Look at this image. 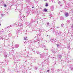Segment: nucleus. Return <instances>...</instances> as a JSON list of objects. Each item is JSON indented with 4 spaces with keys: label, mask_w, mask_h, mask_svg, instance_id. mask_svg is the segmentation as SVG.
<instances>
[{
    "label": "nucleus",
    "mask_w": 73,
    "mask_h": 73,
    "mask_svg": "<svg viewBox=\"0 0 73 73\" xmlns=\"http://www.w3.org/2000/svg\"><path fill=\"white\" fill-rule=\"evenodd\" d=\"M23 15H24L23 14H22V13H21V14H20V19H21V20H23Z\"/></svg>",
    "instance_id": "obj_1"
},
{
    "label": "nucleus",
    "mask_w": 73,
    "mask_h": 73,
    "mask_svg": "<svg viewBox=\"0 0 73 73\" xmlns=\"http://www.w3.org/2000/svg\"><path fill=\"white\" fill-rule=\"evenodd\" d=\"M58 57L59 58V59H60L61 58V57H62V55H59L58 56Z\"/></svg>",
    "instance_id": "obj_2"
},
{
    "label": "nucleus",
    "mask_w": 73,
    "mask_h": 73,
    "mask_svg": "<svg viewBox=\"0 0 73 73\" xmlns=\"http://www.w3.org/2000/svg\"><path fill=\"white\" fill-rule=\"evenodd\" d=\"M4 56L5 57H7V52H5L4 53Z\"/></svg>",
    "instance_id": "obj_3"
},
{
    "label": "nucleus",
    "mask_w": 73,
    "mask_h": 73,
    "mask_svg": "<svg viewBox=\"0 0 73 73\" xmlns=\"http://www.w3.org/2000/svg\"><path fill=\"white\" fill-rule=\"evenodd\" d=\"M51 11H53L54 10V6H52L51 7Z\"/></svg>",
    "instance_id": "obj_4"
},
{
    "label": "nucleus",
    "mask_w": 73,
    "mask_h": 73,
    "mask_svg": "<svg viewBox=\"0 0 73 73\" xmlns=\"http://www.w3.org/2000/svg\"><path fill=\"white\" fill-rule=\"evenodd\" d=\"M19 46V45L18 44H16L15 45V47L16 48H18Z\"/></svg>",
    "instance_id": "obj_5"
},
{
    "label": "nucleus",
    "mask_w": 73,
    "mask_h": 73,
    "mask_svg": "<svg viewBox=\"0 0 73 73\" xmlns=\"http://www.w3.org/2000/svg\"><path fill=\"white\" fill-rule=\"evenodd\" d=\"M65 15L66 17H68V16H69V14H68V13H66Z\"/></svg>",
    "instance_id": "obj_6"
},
{
    "label": "nucleus",
    "mask_w": 73,
    "mask_h": 73,
    "mask_svg": "<svg viewBox=\"0 0 73 73\" xmlns=\"http://www.w3.org/2000/svg\"><path fill=\"white\" fill-rule=\"evenodd\" d=\"M67 23L68 24H69L70 23V20H68L67 21Z\"/></svg>",
    "instance_id": "obj_7"
},
{
    "label": "nucleus",
    "mask_w": 73,
    "mask_h": 73,
    "mask_svg": "<svg viewBox=\"0 0 73 73\" xmlns=\"http://www.w3.org/2000/svg\"><path fill=\"white\" fill-rule=\"evenodd\" d=\"M60 20H64V18L62 17H60Z\"/></svg>",
    "instance_id": "obj_8"
},
{
    "label": "nucleus",
    "mask_w": 73,
    "mask_h": 73,
    "mask_svg": "<svg viewBox=\"0 0 73 73\" xmlns=\"http://www.w3.org/2000/svg\"><path fill=\"white\" fill-rule=\"evenodd\" d=\"M20 27L21 28H22V29L23 27V25H20Z\"/></svg>",
    "instance_id": "obj_9"
},
{
    "label": "nucleus",
    "mask_w": 73,
    "mask_h": 73,
    "mask_svg": "<svg viewBox=\"0 0 73 73\" xmlns=\"http://www.w3.org/2000/svg\"><path fill=\"white\" fill-rule=\"evenodd\" d=\"M45 6L46 7H48V4L47 3H46Z\"/></svg>",
    "instance_id": "obj_10"
},
{
    "label": "nucleus",
    "mask_w": 73,
    "mask_h": 73,
    "mask_svg": "<svg viewBox=\"0 0 73 73\" xmlns=\"http://www.w3.org/2000/svg\"><path fill=\"white\" fill-rule=\"evenodd\" d=\"M51 41L52 42H53V41H54V39H52L51 40Z\"/></svg>",
    "instance_id": "obj_11"
},
{
    "label": "nucleus",
    "mask_w": 73,
    "mask_h": 73,
    "mask_svg": "<svg viewBox=\"0 0 73 73\" xmlns=\"http://www.w3.org/2000/svg\"><path fill=\"white\" fill-rule=\"evenodd\" d=\"M44 11H45V12H47V9H45L44 10Z\"/></svg>",
    "instance_id": "obj_12"
},
{
    "label": "nucleus",
    "mask_w": 73,
    "mask_h": 73,
    "mask_svg": "<svg viewBox=\"0 0 73 73\" xmlns=\"http://www.w3.org/2000/svg\"><path fill=\"white\" fill-rule=\"evenodd\" d=\"M55 33H58V31H55Z\"/></svg>",
    "instance_id": "obj_13"
},
{
    "label": "nucleus",
    "mask_w": 73,
    "mask_h": 73,
    "mask_svg": "<svg viewBox=\"0 0 73 73\" xmlns=\"http://www.w3.org/2000/svg\"><path fill=\"white\" fill-rule=\"evenodd\" d=\"M71 28H72V29H73V25H72L71 26Z\"/></svg>",
    "instance_id": "obj_14"
},
{
    "label": "nucleus",
    "mask_w": 73,
    "mask_h": 73,
    "mask_svg": "<svg viewBox=\"0 0 73 73\" xmlns=\"http://www.w3.org/2000/svg\"><path fill=\"white\" fill-rule=\"evenodd\" d=\"M61 27H63V26H64V24H62L61 25Z\"/></svg>",
    "instance_id": "obj_15"
},
{
    "label": "nucleus",
    "mask_w": 73,
    "mask_h": 73,
    "mask_svg": "<svg viewBox=\"0 0 73 73\" xmlns=\"http://www.w3.org/2000/svg\"><path fill=\"white\" fill-rule=\"evenodd\" d=\"M24 40H27V39H26V38H27V37H26V38H25V37H24Z\"/></svg>",
    "instance_id": "obj_16"
},
{
    "label": "nucleus",
    "mask_w": 73,
    "mask_h": 73,
    "mask_svg": "<svg viewBox=\"0 0 73 73\" xmlns=\"http://www.w3.org/2000/svg\"><path fill=\"white\" fill-rule=\"evenodd\" d=\"M7 6V5H6L5 4L4 5V7H6Z\"/></svg>",
    "instance_id": "obj_17"
},
{
    "label": "nucleus",
    "mask_w": 73,
    "mask_h": 73,
    "mask_svg": "<svg viewBox=\"0 0 73 73\" xmlns=\"http://www.w3.org/2000/svg\"><path fill=\"white\" fill-rule=\"evenodd\" d=\"M26 1L27 2H29V0H27Z\"/></svg>",
    "instance_id": "obj_18"
},
{
    "label": "nucleus",
    "mask_w": 73,
    "mask_h": 73,
    "mask_svg": "<svg viewBox=\"0 0 73 73\" xmlns=\"http://www.w3.org/2000/svg\"><path fill=\"white\" fill-rule=\"evenodd\" d=\"M35 70H37V68L36 67H35Z\"/></svg>",
    "instance_id": "obj_19"
},
{
    "label": "nucleus",
    "mask_w": 73,
    "mask_h": 73,
    "mask_svg": "<svg viewBox=\"0 0 73 73\" xmlns=\"http://www.w3.org/2000/svg\"><path fill=\"white\" fill-rule=\"evenodd\" d=\"M60 46V45H59V44H57V46L58 47V46Z\"/></svg>",
    "instance_id": "obj_20"
},
{
    "label": "nucleus",
    "mask_w": 73,
    "mask_h": 73,
    "mask_svg": "<svg viewBox=\"0 0 73 73\" xmlns=\"http://www.w3.org/2000/svg\"><path fill=\"white\" fill-rule=\"evenodd\" d=\"M47 25H49V23H47Z\"/></svg>",
    "instance_id": "obj_21"
},
{
    "label": "nucleus",
    "mask_w": 73,
    "mask_h": 73,
    "mask_svg": "<svg viewBox=\"0 0 73 73\" xmlns=\"http://www.w3.org/2000/svg\"><path fill=\"white\" fill-rule=\"evenodd\" d=\"M1 15L2 16H4V15H3V14H1Z\"/></svg>",
    "instance_id": "obj_22"
},
{
    "label": "nucleus",
    "mask_w": 73,
    "mask_h": 73,
    "mask_svg": "<svg viewBox=\"0 0 73 73\" xmlns=\"http://www.w3.org/2000/svg\"><path fill=\"white\" fill-rule=\"evenodd\" d=\"M49 72V70H47V72Z\"/></svg>",
    "instance_id": "obj_23"
},
{
    "label": "nucleus",
    "mask_w": 73,
    "mask_h": 73,
    "mask_svg": "<svg viewBox=\"0 0 73 73\" xmlns=\"http://www.w3.org/2000/svg\"><path fill=\"white\" fill-rule=\"evenodd\" d=\"M2 32H4V30L3 29H2Z\"/></svg>",
    "instance_id": "obj_24"
},
{
    "label": "nucleus",
    "mask_w": 73,
    "mask_h": 73,
    "mask_svg": "<svg viewBox=\"0 0 73 73\" xmlns=\"http://www.w3.org/2000/svg\"><path fill=\"white\" fill-rule=\"evenodd\" d=\"M46 42H48V41L47 40H46Z\"/></svg>",
    "instance_id": "obj_25"
},
{
    "label": "nucleus",
    "mask_w": 73,
    "mask_h": 73,
    "mask_svg": "<svg viewBox=\"0 0 73 73\" xmlns=\"http://www.w3.org/2000/svg\"><path fill=\"white\" fill-rule=\"evenodd\" d=\"M60 3H61V2L59 1V2H58V4H60Z\"/></svg>",
    "instance_id": "obj_26"
},
{
    "label": "nucleus",
    "mask_w": 73,
    "mask_h": 73,
    "mask_svg": "<svg viewBox=\"0 0 73 73\" xmlns=\"http://www.w3.org/2000/svg\"><path fill=\"white\" fill-rule=\"evenodd\" d=\"M18 29V30H19V31H20V29Z\"/></svg>",
    "instance_id": "obj_27"
},
{
    "label": "nucleus",
    "mask_w": 73,
    "mask_h": 73,
    "mask_svg": "<svg viewBox=\"0 0 73 73\" xmlns=\"http://www.w3.org/2000/svg\"><path fill=\"white\" fill-rule=\"evenodd\" d=\"M48 0H44V1H47Z\"/></svg>",
    "instance_id": "obj_28"
},
{
    "label": "nucleus",
    "mask_w": 73,
    "mask_h": 73,
    "mask_svg": "<svg viewBox=\"0 0 73 73\" xmlns=\"http://www.w3.org/2000/svg\"><path fill=\"white\" fill-rule=\"evenodd\" d=\"M32 8H34V7H32Z\"/></svg>",
    "instance_id": "obj_29"
},
{
    "label": "nucleus",
    "mask_w": 73,
    "mask_h": 73,
    "mask_svg": "<svg viewBox=\"0 0 73 73\" xmlns=\"http://www.w3.org/2000/svg\"><path fill=\"white\" fill-rule=\"evenodd\" d=\"M1 26V24L0 23V26Z\"/></svg>",
    "instance_id": "obj_30"
},
{
    "label": "nucleus",
    "mask_w": 73,
    "mask_h": 73,
    "mask_svg": "<svg viewBox=\"0 0 73 73\" xmlns=\"http://www.w3.org/2000/svg\"><path fill=\"white\" fill-rule=\"evenodd\" d=\"M53 52H54V51Z\"/></svg>",
    "instance_id": "obj_31"
},
{
    "label": "nucleus",
    "mask_w": 73,
    "mask_h": 73,
    "mask_svg": "<svg viewBox=\"0 0 73 73\" xmlns=\"http://www.w3.org/2000/svg\"><path fill=\"white\" fill-rule=\"evenodd\" d=\"M47 36H48V35H47Z\"/></svg>",
    "instance_id": "obj_32"
},
{
    "label": "nucleus",
    "mask_w": 73,
    "mask_h": 73,
    "mask_svg": "<svg viewBox=\"0 0 73 73\" xmlns=\"http://www.w3.org/2000/svg\"><path fill=\"white\" fill-rule=\"evenodd\" d=\"M51 29H52V28H51Z\"/></svg>",
    "instance_id": "obj_33"
}]
</instances>
